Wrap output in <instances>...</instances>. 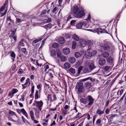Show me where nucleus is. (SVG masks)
<instances>
[{"mask_svg": "<svg viewBox=\"0 0 126 126\" xmlns=\"http://www.w3.org/2000/svg\"><path fill=\"white\" fill-rule=\"evenodd\" d=\"M67 111L66 110H63L62 111V113L65 115H66L67 114Z\"/></svg>", "mask_w": 126, "mask_h": 126, "instance_id": "obj_59", "label": "nucleus"}, {"mask_svg": "<svg viewBox=\"0 0 126 126\" xmlns=\"http://www.w3.org/2000/svg\"><path fill=\"white\" fill-rule=\"evenodd\" d=\"M97 53V52L95 50L92 51V52H88V54H89L88 56L90 58L91 56H95Z\"/></svg>", "mask_w": 126, "mask_h": 126, "instance_id": "obj_13", "label": "nucleus"}, {"mask_svg": "<svg viewBox=\"0 0 126 126\" xmlns=\"http://www.w3.org/2000/svg\"><path fill=\"white\" fill-rule=\"evenodd\" d=\"M80 102L85 104H87L86 97L84 98H81L80 99Z\"/></svg>", "mask_w": 126, "mask_h": 126, "instance_id": "obj_28", "label": "nucleus"}, {"mask_svg": "<svg viewBox=\"0 0 126 126\" xmlns=\"http://www.w3.org/2000/svg\"><path fill=\"white\" fill-rule=\"evenodd\" d=\"M76 21L74 20H72L70 22V24L72 26L75 25V23L76 22Z\"/></svg>", "mask_w": 126, "mask_h": 126, "instance_id": "obj_45", "label": "nucleus"}, {"mask_svg": "<svg viewBox=\"0 0 126 126\" xmlns=\"http://www.w3.org/2000/svg\"><path fill=\"white\" fill-rule=\"evenodd\" d=\"M10 56L12 57V59L13 61L14 62V59H15L16 56V55L15 52L14 51H12L10 54Z\"/></svg>", "mask_w": 126, "mask_h": 126, "instance_id": "obj_26", "label": "nucleus"}, {"mask_svg": "<svg viewBox=\"0 0 126 126\" xmlns=\"http://www.w3.org/2000/svg\"><path fill=\"white\" fill-rule=\"evenodd\" d=\"M109 53L107 52H104L102 54L103 57L105 58H108L109 56Z\"/></svg>", "mask_w": 126, "mask_h": 126, "instance_id": "obj_20", "label": "nucleus"}, {"mask_svg": "<svg viewBox=\"0 0 126 126\" xmlns=\"http://www.w3.org/2000/svg\"><path fill=\"white\" fill-rule=\"evenodd\" d=\"M58 42L60 44H63L64 43L65 40L63 37L59 38L58 40Z\"/></svg>", "mask_w": 126, "mask_h": 126, "instance_id": "obj_21", "label": "nucleus"}, {"mask_svg": "<svg viewBox=\"0 0 126 126\" xmlns=\"http://www.w3.org/2000/svg\"><path fill=\"white\" fill-rule=\"evenodd\" d=\"M23 39H22L21 41L19 42L18 47V48H20L21 47L25 46V45L23 42Z\"/></svg>", "mask_w": 126, "mask_h": 126, "instance_id": "obj_18", "label": "nucleus"}, {"mask_svg": "<svg viewBox=\"0 0 126 126\" xmlns=\"http://www.w3.org/2000/svg\"><path fill=\"white\" fill-rule=\"evenodd\" d=\"M83 70V67L82 66H80L78 68V74H76V75L78 76L80 73L81 71L82 70Z\"/></svg>", "mask_w": 126, "mask_h": 126, "instance_id": "obj_32", "label": "nucleus"}, {"mask_svg": "<svg viewBox=\"0 0 126 126\" xmlns=\"http://www.w3.org/2000/svg\"><path fill=\"white\" fill-rule=\"evenodd\" d=\"M74 55L75 57L78 58L82 56V55L79 52H75L74 53Z\"/></svg>", "mask_w": 126, "mask_h": 126, "instance_id": "obj_25", "label": "nucleus"}, {"mask_svg": "<svg viewBox=\"0 0 126 126\" xmlns=\"http://www.w3.org/2000/svg\"><path fill=\"white\" fill-rule=\"evenodd\" d=\"M72 13L74 16L78 18L82 17L85 15L83 9L79 7L78 5H76L73 7Z\"/></svg>", "mask_w": 126, "mask_h": 126, "instance_id": "obj_1", "label": "nucleus"}, {"mask_svg": "<svg viewBox=\"0 0 126 126\" xmlns=\"http://www.w3.org/2000/svg\"><path fill=\"white\" fill-rule=\"evenodd\" d=\"M30 80V79L29 78L27 79L26 80V82L25 83V85H30V83L29 81Z\"/></svg>", "mask_w": 126, "mask_h": 126, "instance_id": "obj_40", "label": "nucleus"}, {"mask_svg": "<svg viewBox=\"0 0 126 126\" xmlns=\"http://www.w3.org/2000/svg\"><path fill=\"white\" fill-rule=\"evenodd\" d=\"M86 23L83 22L78 23L76 25V27L78 29L82 28L84 29L85 27L86 26Z\"/></svg>", "mask_w": 126, "mask_h": 126, "instance_id": "obj_7", "label": "nucleus"}, {"mask_svg": "<svg viewBox=\"0 0 126 126\" xmlns=\"http://www.w3.org/2000/svg\"><path fill=\"white\" fill-rule=\"evenodd\" d=\"M85 87L87 89H89L92 86L91 83L89 82H87L85 84Z\"/></svg>", "mask_w": 126, "mask_h": 126, "instance_id": "obj_15", "label": "nucleus"}, {"mask_svg": "<svg viewBox=\"0 0 126 126\" xmlns=\"http://www.w3.org/2000/svg\"><path fill=\"white\" fill-rule=\"evenodd\" d=\"M11 37L14 39L15 41V42H16V36H12Z\"/></svg>", "mask_w": 126, "mask_h": 126, "instance_id": "obj_55", "label": "nucleus"}, {"mask_svg": "<svg viewBox=\"0 0 126 126\" xmlns=\"http://www.w3.org/2000/svg\"><path fill=\"white\" fill-rule=\"evenodd\" d=\"M84 64L86 66H88L91 71L92 70L96 67L94 65V63L92 61L86 60Z\"/></svg>", "mask_w": 126, "mask_h": 126, "instance_id": "obj_2", "label": "nucleus"}, {"mask_svg": "<svg viewBox=\"0 0 126 126\" xmlns=\"http://www.w3.org/2000/svg\"><path fill=\"white\" fill-rule=\"evenodd\" d=\"M83 71L84 73H88L91 71L90 69H89L87 66H85L84 67H83Z\"/></svg>", "mask_w": 126, "mask_h": 126, "instance_id": "obj_17", "label": "nucleus"}, {"mask_svg": "<svg viewBox=\"0 0 126 126\" xmlns=\"http://www.w3.org/2000/svg\"><path fill=\"white\" fill-rule=\"evenodd\" d=\"M6 4L5 3L4 5L0 8V12L3 11L6 7Z\"/></svg>", "mask_w": 126, "mask_h": 126, "instance_id": "obj_38", "label": "nucleus"}, {"mask_svg": "<svg viewBox=\"0 0 126 126\" xmlns=\"http://www.w3.org/2000/svg\"><path fill=\"white\" fill-rule=\"evenodd\" d=\"M21 118L22 120L25 123V122L27 121V120L24 118L23 116H22Z\"/></svg>", "mask_w": 126, "mask_h": 126, "instance_id": "obj_60", "label": "nucleus"}, {"mask_svg": "<svg viewBox=\"0 0 126 126\" xmlns=\"http://www.w3.org/2000/svg\"><path fill=\"white\" fill-rule=\"evenodd\" d=\"M57 9V8L56 7H55L53 9V10L52 11V12L53 13H55V14L56 13V11Z\"/></svg>", "mask_w": 126, "mask_h": 126, "instance_id": "obj_49", "label": "nucleus"}, {"mask_svg": "<svg viewBox=\"0 0 126 126\" xmlns=\"http://www.w3.org/2000/svg\"><path fill=\"white\" fill-rule=\"evenodd\" d=\"M76 46V42L75 41H73L72 42V48L73 49L75 48Z\"/></svg>", "mask_w": 126, "mask_h": 126, "instance_id": "obj_37", "label": "nucleus"}, {"mask_svg": "<svg viewBox=\"0 0 126 126\" xmlns=\"http://www.w3.org/2000/svg\"><path fill=\"white\" fill-rule=\"evenodd\" d=\"M88 79H90L91 81H93L95 80V79H92L90 77H89L88 78H85L82 79V81H84L87 80Z\"/></svg>", "mask_w": 126, "mask_h": 126, "instance_id": "obj_31", "label": "nucleus"}, {"mask_svg": "<svg viewBox=\"0 0 126 126\" xmlns=\"http://www.w3.org/2000/svg\"><path fill=\"white\" fill-rule=\"evenodd\" d=\"M60 58L61 61L62 62L65 61L67 60L66 57L64 56H62Z\"/></svg>", "mask_w": 126, "mask_h": 126, "instance_id": "obj_35", "label": "nucleus"}, {"mask_svg": "<svg viewBox=\"0 0 126 126\" xmlns=\"http://www.w3.org/2000/svg\"><path fill=\"white\" fill-rule=\"evenodd\" d=\"M64 66L65 68L68 69L70 67V65L69 63L66 62L64 64Z\"/></svg>", "mask_w": 126, "mask_h": 126, "instance_id": "obj_24", "label": "nucleus"}, {"mask_svg": "<svg viewBox=\"0 0 126 126\" xmlns=\"http://www.w3.org/2000/svg\"><path fill=\"white\" fill-rule=\"evenodd\" d=\"M76 88L78 89V91L79 93H83L85 91V89L83 87V83L81 82L77 83Z\"/></svg>", "mask_w": 126, "mask_h": 126, "instance_id": "obj_3", "label": "nucleus"}, {"mask_svg": "<svg viewBox=\"0 0 126 126\" xmlns=\"http://www.w3.org/2000/svg\"><path fill=\"white\" fill-rule=\"evenodd\" d=\"M50 55L51 56L53 57H55L57 54V52L54 49L50 50Z\"/></svg>", "mask_w": 126, "mask_h": 126, "instance_id": "obj_9", "label": "nucleus"}, {"mask_svg": "<svg viewBox=\"0 0 126 126\" xmlns=\"http://www.w3.org/2000/svg\"><path fill=\"white\" fill-rule=\"evenodd\" d=\"M40 96L39 97L38 94V90H36V91L35 93V99H38L39 98H40Z\"/></svg>", "mask_w": 126, "mask_h": 126, "instance_id": "obj_33", "label": "nucleus"}, {"mask_svg": "<svg viewBox=\"0 0 126 126\" xmlns=\"http://www.w3.org/2000/svg\"><path fill=\"white\" fill-rule=\"evenodd\" d=\"M81 61H78L77 63V65H79L81 64Z\"/></svg>", "mask_w": 126, "mask_h": 126, "instance_id": "obj_61", "label": "nucleus"}, {"mask_svg": "<svg viewBox=\"0 0 126 126\" xmlns=\"http://www.w3.org/2000/svg\"><path fill=\"white\" fill-rule=\"evenodd\" d=\"M107 62L109 64V65H113V59L111 57H110L107 59Z\"/></svg>", "mask_w": 126, "mask_h": 126, "instance_id": "obj_8", "label": "nucleus"}, {"mask_svg": "<svg viewBox=\"0 0 126 126\" xmlns=\"http://www.w3.org/2000/svg\"><path fill=\"white\" fill-rule=\"evenodd\" d=\"M99 47L100 49H103L104 50H107L110 49V47L107 44H105L103 45L100 44L99 45Z\"/></svg>", "mask_w": 126, "mask_h": 126, "instance_id": "obj_6", "label": "nucleus"}, {"mask_svg": "<svg viewBox=\"0 0 126 126\" xmlns=\"http://www.w3.org/2000/svg\"><path fill=\"white\" fill-rule=\"evenodd\" d=\"M34 86H32V89L31 90V93L33 94L34 92Z\"/></svg>", "mask_w": 126, "mask_h": 126, "instance_id": "obj_54", "label": "nucleus"}, {"mask_svg": "<svg viewBox=\"0 0 126 126\" xmlns=\"http://www.w3.org/2000/svg\"><path fill=\"white\" fill-rule=\"evenodd\" d=\"M104 113L103 111H102L100 110H98L96 111V113L99 116H100L101 115L103 114Z\"/></svg>", "mask_w": 126, "mask_h": 126, "instance_id": "obj_29", "label": "nucleus"}, {"mask_svg": "<svg viewBox=\"0 0 126 126\" xmlns=\"http://www.w3.org/2000/svg\"><path fill=\"white\" fill-rule=\"evenodd\" d=\"M101 122V120L100 119H98L96 121V123L97 125L99 124Z\"/></svg>", "mask_w": 126, "mask_h": 126, "instance_id": "obj_53", "label": "nucleus"}, {"mask_svg": "<svg viewBox=\"0 0 126 126\" xmlns=\"http://www.w3.org/2000/svg\"><path fill=\"white\" fill-rule=\"evenodd\" d=\"M56 124L55 121H54L53 123L50 125L51 126H52L55 125Z\"/></svg>", "mask_w": 126, "mask_h": 126, "instance_id": "obj_63", "label": "nucleus"}, {"mask_svg": "<svg viewBox=\"0 0 126 126\" xmlns=\"http://www.w3.org/2000/svg\"><path fill=\"white\" fill-rule=\"evenodd\" d=\"M23 72V70L22 69L20 68L17 72L18 74H21Z\"/></svg>", "mask_w": 126, "mask_h": 126, "instance_id": "obj_48", "label": "nucleus"}, {"mask_svg": "<svg viewBox=\"0 0 126 126\" xmlns=\"http://www.w3.org/2000/svg\"><path fill=\"white\" fill-rule=\"evenodd\" d=\"M51 94H48L47 96V99L48 100H49V99H50L51 98Z\"/></svg>", "mask_w": 126, "mask_h": 126, "instance_id": "obj_56", "label": "nucleus"}, {"mask_svg": "<svg viewBox=\"0 0 126 126\" xmlns=\"http://www.w3.org/2000/svg\"><path fill=\"white\" fill-rule=\"evenodd\" d=\"M63 51L65 54H67L70 53V50L69 48L67 47H65L63 49Z\"/></svg>", "mask_w": 126, "mask_h": 126, "instance_id": "obj_14", "label": "nucleus"}, {"mask_svg": "<svg viewBox=\"0 0 126 126\" xmlns=\"http://www.w3.org/2000/svg\"><path fill=\"white\" fill-rule=\"evenodd\" d=\"M117 116V115L116 114H114L112 115L110 117V119H112V118L114 117Z\"/></svg>", "mask_w": 126, "mask_h": 126, "instance_id": "obj_52", "label": "nucleus"}, {"mask_svg": "<svg viewBox=\"0 0 126 126\" xmlns=\"http://www.w3.org/2000/svg\"><path fill=\"white\" fill-rule=\"evenodd\" d=\"M46 26H47V28H50L52 27V25L51 24H47Z\"/></svg>", "mask_w": 126, "mask_h": 126, "instance_id": "obj_58", "label": "nucleus"}, {"mask_svg": "<svg viewBox=\"0 0 126 126\" xmlns=\"http://www.w3.org/2000/svg\"><path fill=\"white\" fill-rule=\"evenodd\" d=\"M111 66L110 65L109 66H106L103 67V69L105 71H108L111 68Z\"/></svg>", "mask_w": 126, "mask_h": 126, "instance_id": "obj_22", "label": "nucleus"}, {"mask_svg": "<svg viewBox=\"0 0 126 126\" xmlns=\"http://www.w3.org/2000/svg\"><path fill=\"white\" fill-rule=\"evenodd\" d=\"M101 30V29L100 28L96 29H94V31L97 32V33L99 34V32H100L101 33H108L107 31H106L105 30H103L100 31V30Z\"/></svg>", "mask_w": 126, "mask_h": 126, "instance_id": "obj_12", "label": "nucleus"}, {"mask_svg": "<svg viewBox=\"0 0 126 126\" xmlns=\"http://www.w3.org/2000/svg\"><path fill=\"white\" fill-rule=\"evenodd\" d=\"M71 73L74 74L75 73V69L73 68H70L68 70Z\"/></svg>", "mask_w": 126, "mask_h": 126, "instance_id": "obj_27", "label": "nucleus"}, {"mask_svg": "<svg viewBox=\"0 0 126 126\" xmlns=\"http://www.w3.org/2000/svg\"><path fill=\"white\" fill-rule=\"evenodd\" d=\"M24 95H22L21 96V98L20 99V100H22L23 101L24 100Z\"/></svg>", "mask_w": 126, "mask_h": 126, "instance_id": "obj_57", "label": "nucleus"}, {"mask_svg": "<svg viewBox=\"0 0 126 126\" xmlns=\"http://www.w3.org/2000/svg\"><path fill=\"white\" fill-rule=\"evenodd\" d=\"M106 62L105 60L103 58L100 59L98 61L99 63L101 65H104L105 64Z\"/></svg>", "mask_w": 126, "mask_h": 126, "instance_id": "obj_11", "label": "nucleus"}, {"mask_svg": "<svg viewBox=\"0 0 126 126\" xmlns=\"http://www.w3.org/2000/svg\"><path fill=\"white\" fill-rule=\"evenodd\" d=\"M18 91V90L16 89H13L12 90V92L13 93V94H14L15 93H17Z\"/></svg>", "mask_w": 126, "mask_h": 126, "instance_id": "obj_46", "label": "nucleus"}, {"mask_svg": "<svg viewBox=\"0 0 126 126\" xmlns=\"http://www.w3.org/2000/svg\"><path fill=\"white\" fill-rule=\"evenodd\" d=\"M37 88L38 89H40V90H41V85L40 84H39V85H37Z\"/></svg>", "mask_w": 126, "mask_h": 126, "instance_id": "obj_64", "label": "nucleus"}, {"mask_svg": "<svg viewBox=\"0 0 126 126\" xmlns=\"http://www.w3.org/2000/svg\"><path fill=\"white\" fill-rule=\"evenodd\" d=\"M33 112L32 110H31L30 111V115L31 117L33 116Z\"/></svg>", "mask_w": 126, "mask_h": 126, "instance_id": "obj_50", "label": "nucleus"}, {"mask_svg": "<svg viewBox=\"0 0 126 126\" xmlns=\"http://www.w3.org/2000/svg\"><path fill=\"white\" fill-rule=\"evenodd\" d=\"M86 101L88 105H91L93 103L94 99L91 95H89L86 97Z\"/></svg>", "mask_w": 126, "mask_h": 126, "instance_id": "obj_5", "label": "nucleus"}, {"mask_svg": "<svg viewBox=\"0 0 126 126\" xmlns=\"http://www.w3.org/2000/svg\"><path fill=\"white\" fill-rule=\"evenodd\" d=\"M73 38L74 39L77 41H78L79 40V37L76 34H74L73 36Z\"/></svg>", "mask_w": 126, "mask_h": 126, "instance_id": "obj_36", "label": "nucleus"}, {"mask_svg": "<svg viewBox=\"0 0 126 126\" xmlns=\"http://www.w3.org/2000/svg\"><path fill=\"white\" fill-rule=\"evenodd\" d=\"M80 45L82 47H84L86 45V42L83 39H80Z\"/></svg>", "mask_w": 126, "mask_h": 126, "instance_id": "obj_16", "label": "nucleus"}, {"mask_svg": "<svg viewBox=\"0 0 126 126\" xmlns=\"http://www.w3.org/2000/svg\"><path fill=\"white\" fill-rule=\"evenodd\" d=\"M81 113L79 112L75 117V118H80L81 117Z\"/></svg>", "mask_w": 126, "mask_h": 126, "instance_id": "obj_41", "label": "nucleus"}, {"mask_svg": "<svg viewBox=\"0 0 126 126\" xmlns=\"http://www.w3.org/2000/svg\"><path fill=\"white\" fill-rule=\"evenodd\" d=\"M72 13L71 12H70L68 15V17L67 19V21H69L70 19L72 18Z\"/></svg>", "mask_w": 126, "mask_h": 126, "instance_id": "obj_30", "label": "nucleus"}, {"mask_svg": "<svg viewBox=\"0 0 126 126\" xmlns=\"http://www.w3.org/2000/svg\"><path fill=\"white\" fill-rule=\"evenodd\" d=\"M8 21H9L10 22L12 23V25H13L14 24V20H13L11 19V17L10 16H7V22H8Z\"/></svg>", "mask_w": 126, "mask_h": 126, "instance_id": "obj_23", "label": "nucleus"}, {"mask_svg": "<svg viewBox=\"0 0 126 126\" xmlns=\"http://www.w3.org/2000/svg\"><path fill=\"white\" fill-rule=\"evenodd\" d=\"M53 100L54 101L56 100L57 99V98L55 94H54L53 96Z\"/></svg>", "mask_w": 126, "mask_h": 126, "instance_id": "obj_62", "label": "nucleus"}, {"mask_svg": "<svg viewBox=\"0 0 126 126\" xmlns=\"http://www.w3.org/2000/svg\"><path fill=\"white\" fill-rule=\"evenodd\" d=\"M9 114L10 116H12L13 115H16L14 111H12L10 110H9Z\"/></svg>", "mask_w": 126, "mask_h": 126, "instance_id": "obj_39", "label": "nucleus"}, {"mask_svg": "<svg viewBox=\"0 0 126 126\" xmlns=\"http://www.w3.org/2000/svg\"><path fill=\"white\" fill-rule=\"evenodd\" d=\"M59 46L58 44L56 43H54L52 45V46L54 48H56L57 47Z\"/></svg>", "mask_w": 126, "mask_h": 126, "instance_id": "obj_44", "label": "nucleus"}, {"mask_svg": "<svg viewBox=\"0 0 126 126\" xmlns=\"http://www.w3.org/2000/svg\"><path fill=\"white\" fill-rule=\"evenodd\" d=\"M34 102L36 103V107L40 111H41L42 110V108L43 104V103L42 101L41 100L40 101L35 100Z\"/></svg>", "mask_w": 126, "mask_h": 126, "instance_id": "obj_4", "label": "nucleus"}, {"mask_svg": "<svg viewBox=\"0 0 126 126\" xmlns=\"http://www.w3.org/2000/svg\"><path fill=\"white\" fill-rule=\"evenodd\" d=\"M69 62L71 63H74L76 61L74 57H71L69 59Z\"/></svg>", "mask_w": 126, "mask_h": 126, "instance_id": "obj_19", "label": "nucleus"}, {"mask_svg": "<svg viewBox=\"0 0 126 126\" xmlns=\"http://www.w3.org/2000/svg\"><path fill=\"white\" fill-rule=\"evenodd\" d=\"M45 72L47 71V69H48L49 68V66L48 65H46L45 66Z\"/></svg>", "mask_w": 126, "mask_h": 126, "instance_id": "obj_47", "label": "nucleus"}, {"mask_svg": "<svg viewBox=\"0 0 126 126\" xmlns=\"http://www.w3.org/2000/svg\"><path fill=\"white\" fill-rule=\"evenodd\" d=\"M21 112H22V113L23 114H24L26 112V111L24 109H22L20 110Z\"/></svg>", "mask_w": 126, "mask_h": 126, "instance_id": "obj_51", "label": "nucleus"}, {"mask_svg": "<svg viewBox=\"0 0 126 126\" xmlns=\"http://www.w3.org/2000/svg\"><path fill=\"white\" fill-rule=\"evenodd\" d=\"M86 45H87L88 47L87 49L89 50L92 47H93V43L91 41H88L86 42Z\"/></svg>", "mask_w": 126, "mask_h": 126, "instance_id": "obj_10", "label": "nucleus"}, {"mask_svg": "<svg viewBox=\"0 0 126 126\" xmlns=\"http://www.w3.org/2000/svg\"><path fill=\"white\" fill-rule=\"evenodd\" d=\"M57 56L58 57L60 58L62 56L61 53V52L60 51H58L57 52Z\"/></svg>", "mask_w": 126, "mask_h": 126, "instance_id": "obj_43", "label": "nucleus"}, {"mask_svg": "<svg viewBox=\"0 0 126 126\" xmlns=\"http://www.w3.org/2000/svg\"><path fill=\"white\" fill-rule=\"evenodd\" d=\"M21 51L23 53L25 54H26L27 53V52L26 51V49L25 48H22L21 49Z\"/></svg>", "mask_w": 126, "mask_h": 126, "instance_id": "obj_42", "label": "nucleus"}, {"mask_svg": "<svg viewBox=\"0 0 126 126\" xmlns=\"http://www.w3.org/2000/svg\"><path fill=\"white\" fill-rule=\"evenodd\" d=\"M42 40V38H40L38 39L34 40L32 42V44H35L41 41Z\"/></svg>", "mask_w": 126, "mask_h": 126, "instance_id": "obj_34", "label": "nucleus"}]
</instances>
